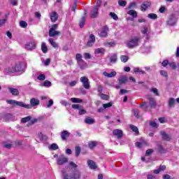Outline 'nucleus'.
<instances>
[{
  "instance_id": "nucleus-38",
  "label": "nucleus",
  "mask_w": 179,
  "mask_h": 179,
  "mask_svg": "<svg viewBox=\"0 0 179 179\" xmlns=\"http://www.w3.org/2000/svg\"><path fill=\"white\" fill-rule=\"evenodd\" d=\"M86 22V17H83L80 20V27H83V26H85V23Z\"/></svg>"
},
{
  "instance_id": "nucleus-29",
  "label": "nucleus",
  "mask_w": 179,
  "mask_h": 179,
  "mask_svg": "<svg viewBox=\"0 0 179 179\" xmlns=\"http://www.w3.org/2000/svg\"><path fill=\"white\" fill-rule=\"evenodd\" d=\"M176 106V99L174 98H170L169 100V106L174 107Z\"/></svg>"
},
{
  "instance_id": "nucleus-18",
  "label": "nucleus",
  "mask_w": 179,
  "mask_h": 179,
  "mask_svg": "<svg viewBox=\"0 0 179 179\" xmlns=\"http://www.w3.org/2000/svg\"><path fill=\"white\" fill-rule=\"evenodd\" d=\"M113 134L115 135V136H117L118 139H120V138H122V131L120 129L113 130Z\"/></svg>"
},
{
  "instance_id": "nucleus-64",
  "label": "nucleus",
  "mask_w": 179,
  "mask_h": 179,
  "mask_svg": "<svg viewBox=\"0 0 179 179\" xmlns=\"http://www.w3.org/2000/svg\"><path fill=\"white\" fill-rule=\"evenodd\" d=\"M147 178L148 179H156V177L155 176H153V175H148L147 176Z\"/></svg>"
},
{
  "instance_id": "nucleus-33",
  "label": "nucleus",
  "mask_w": 179,
  "mask_h": 179,
  "mask_svg": "<svg viewBox=\"0 0 179 179\" xmlns=\"http://www.w3.org/2000/svg\"><path fill=\"white\" fill-rule=\"evenodd\" d=\"M128 59H129V57H128V56L127 55H121L120 56V60L122 62H128Z\"/></svg>"
},
{
  "instance_id": "nucleus-41",
  "label": "nucleus",
  "mask_w": 179,
  "mask_h": 179,
  "mask_svg": "<svg viewBox=\"0 0 179 179\" xmlns=\"http://www.w3.org/2000/svg\"><path fill=\"white\" fill-rule=\"evenodd\" d=\"M130 128L136 134H139V130L138 129V127H136V126H134L131 124V125H130Z\"/></svg>"
},
{
  "instance_id": "nucleus-55",
  "label": "nucleus",
  "mask_w": 179,
  "mask_h": 179,
  "mask_svg": "<svg viewBox=\"0 0 179 179\" xmlns=\"http://www.w3.org/2000/svg\"><path fill=\"white\" fill-rule=\"evenodd\" d=\"M133 113H134L135 117H136V118H139V110L138 109H134L133 110Z\"/></svg>"
},
{
  "instance_id": "nucleus-44",
  "label": "nucleus",
  "mask_w": 179,
  "mask_h": 179,
  "mask_svg": "<svg viewBox=\"0 0 179 179\" xmlns=\"http://www.w3.org/2000/svg\"><path fill=\"white\" fill-rule=\"evenodd\" d=\"M20 27H22V29H25V27H27V22L24 21H20Z\"/></svg>"
},
{
  "instance_id": "nucleus-57",
  "label": "nucleus",
  "mask_w": 179,
  "mask_h": 179,
  "mask_svg": "<svg viewBox=\"0 0 179 179\" xmlns=\"http://www.w3.org/2000/svg\"><path fill=\"white\" fill-rule=\"evenodd\" d=\"M153 153V150L152 149H148L145 152V156H149Z\"/></svg>"
},
{
  "instance_id": "nucleus-26",
  "label": "nucleus",
  "mask_w": 179,
  "mask_h": 179,
  "mask_svg": "<svg viewBox=\"0 0 179 179\" xmlns=\"http://www.w3.org/2000/svg\"><path fill=\"white\" fill-rule=\"evenodd\" d=\"M85 124H88L89 125H92V124H94L95 120H94V119H93L92 117H87L85 120Z\"/></svg>"
},
{
  "instance_id": "nucleus-46",
  "label": "nucleus",
  "mask_w": 179,
  "mask_h": 179,
  "mask_svg": "<svg viewBox=\"0 0 179 179\" xmlns=\"http://www.w3.org/2000/svg\"><path fill=\"white\" fill-rule=\"evenodd\" d=\"M118 3L120 5V6H127V1H123V0H119L118 1Z\"/></svg>"
},
{
  "instance_id": "nucleus-61",
  "label": "nucleus",
  "mask_w": 179,
  "mask_h": 179,
  "mask_svg": "<svg viewBox=\"0 0 179 179\" xmlns=\"http://www.w3.org/2000/svg\"><path fill=\"white\" fill-rule=\"evenodd\" d=\"M84 57L85 59H90V58H92V55L90 53H85Z\"/></svg>"
},
{
  "instance_id": "nucleus-62",
  "label": "nucleus",
  "mask_w": 179,
  "mask_h": 179,
  "mask_svg": "<svg viewBox=\"0 0 179 179\" xmlns=\"http://www.w3.org/2000/svg\"><path fill=\"white\" fill-rule=\"evenodd\" d=\"M52 104H54V101L52 99H50L48 102V104L47 105V108H50V107H52Z\"/></svg>"
},
{
  "instance_id": "nucleus-53",
  "label": "nucleus",
  "mask_w": 179,
  "mask_h": 179,
  "mask_svg": "<svg viewBox=\"0 0 179 179\" xmlns=\"http://www.w3.org/2000/svg\"><path fill=\"white\" fill-rule=\"evenodd\" d=\"M159 72H160V75H162V76H164V78H167V76H169V75L164 70H161Z\"/></svg>"
},
{
  "instance_id": "nucleus-50",
  "label": "nucleus",
  "mask_w": 179,
  "mask_h": 179,
  "mask_svg": "<svg viewBox=\"0 0 179 179\" xmlns=\"http://www.w3.org/2000/svg\"><path fill=\"white\" fill-rule=\"evenodd\" d=\"M80 155V147H76V156L78 157Z\"/></svg>"
},
{
  "instance_id": "nucleus-28",
  "label": "nucleus",
  "mask_w": 179,
  "mask_h": 179,
  "mask_svg": "<svg viewBox=\"0 0 179 179\" xmlns=\"http://www.w3.org/2000/svg\"><path fill=\"white\" fill-rule=\"evenodd\" d=\"M61 34V32L58 31L53 30L52 31V34H51V31H49V36L50 37H55V36H58Z\"/></svg>"
},
{
  "instance_id": "nucleus-49",
  "label": "nucleus",
  "mask_w": 179,
  "mask_h": 179,
  "mask_svg": "<svg viewBox=\"0 0 179 179\" xmlns=\"http://www.w3.org/2000/svg\"><path fill=\"white\" fill-rule=\"evenodd\" d=\"M69 166H70L71 169H76L78 167L76 164H75L73 162H70Z\"/></svg>"
},
{
  "instance_id": "nucleus-3",
  "label": "nucleus",
  "mask_w": 179,
  "mask_h": 179,
  "mask_svg": "<svg viewBox=\"0 0 179 179\" xmlns=\"http://www.w3.org/2000/svg\"><path fill=\"white\" fill-rule=\"evenodd\" d=\"M141 41V38L138 36H134L131 38L127 43V46L128 48H135L139 45Z\"/></svg>"
},
{
  "instance_id": "nucleus-37",
  "label": "nucleus",
  "mask_w": 179,
  "mask_h": 179,
  "mask_svg": "<svg viewBox=\"0 0 179 179\" xmlns=\"http://www.w3.org/2000/svg\"><path fill=\"white\" fill-rule=\"evenodd\" d=\"M30 120H31V116H27V117L22 118L21 120V122H22L23 124H26V122H29V121H30Z\"/></svg>"
},
{
  "instance_id": "nucleus-20",
  "label": "nucleus",
  "mask_w": 179,
  "mask_h": 179,
  "mask_svg": "<svg viewBox=\"0 0 179 179\" xmlns=\"http://www.w3.org/2000/svg\"><path fill=\"white\" fill-rule=\"evenodd\" d=\"M161 135H162V139L164 141H171V136L170 134H166V132H164V131H162Z\"/></svg>"
},
{
  "instance_id": "nucleus-17",
  "label": "nucleus",
  "mask_w": 179,
  "mask_h": 179,
  "mask_svg": "<svg viewBox=\"0 0 179 179\" xmlns=\"http://www.w3.org/2000/svg\"><path fill=\"white\" fill-rule=\"evenodd\" d=\"M103 76L105 78H114V76H117V72L116 71H112L110 73H107V71L103 72Z\"/></svg>"
},
{
  "instance_id": "nucleus-25",
  "label": "nucleus",
  "mask_w": 179,
  "mask_h": 179,
  "mask_svg": "<svg viewBox=\"0 0 179 179\" xmlns=\"http://www.w3.org/2000/svg\"><path fill=\"white\" fill-rule=\"evenodd\" d=\"M117 54H113L110 57V62H111V64H115V62H117Z\"/></svg>"
},
{
  "instance_id": "nucleus-34",
  "label": "nucleus",
  "mask_w": 179,
  "mask_h": 179,
  "mask_svg": "<svg viewBox=\"0 0 179 179\" xmlns=\"http://www.w3.org/2000/svg\"><path fill=\"white\" fill-rule=\"evenodd\" d=\"M49 43L54 48H57L58 47V44H57V43L54 41V39L52 38H49Z\"/></svg>"
},
{
  "instance_id": "nucleus-12",
  "label": "nucleus",
  "mask_w": 179,
  "mask_h": 179,
  "mask_svg": "<svg viewBox=\"0 0 179 179\" xmlns=\"http://www.w3.org/2000/svg\"><path fill=\"white\" fill-rule=\"evenodd\" d=\"M147 99L150 101L151 108L156 107V100H155L152 95H147Z\"/></svg>"
},
{
  "instance_id": "nucleus-24",
  "label": "nucleus",
  "mask_w": 179,
  "mask_h": 179,
  "mask_svg": "<svg viewBox=\"0 0 179 179\" xmlns=\"http://www.w3.org/2000/svg\"><path fill=\"white\" fill-rule=\"evenodd\" d=\"M8 90L11 93V94H13V96H18V94H19L18 89L9 87Z\"/></svg>"
},
{
  "instance_id": "nucleus-31",
  "label": "nucleus",
  "mask_w": 179,
  "mask_h": 179,
  "mask_svg": "<svg viewBox=\"0 0 179 179\" xmlns=\"http://www.w3.org/2000/svg\"><path fill=\"white\" fill-rule=\"evenodd\" d=\"M41 50L44 54H46V52L48 51V48H47V45H45V43H42Z\"/></svg>"
},
{
  "instance_id": "nucleus-32",
  "label": "nucleus",
  "mask_w": 179,
  "mask_h": 179,
  "mask_svg": "<svg viewBox=\"0 0 179 179\" xmlns=\"http://www.w3.org/2000/svg\"><path fill=\"white\" fill-rule=\"evenodd\" d=\"M13 146V145L12 144V143H10V142L3 143V148H6V149H10Z\"/></svg>"
},
{
  "instance_id": "nucleus-23",
  "label": "nucleus",
  "mask_w": 179,
  "mask_h": 179,
  "mask_svg": "<svg viewBox=\"0 0 179 179\" xmlns=\"http://www.w3.org/2000/svg\"><path fill=\"white\" fill-rule=\"evenodd\" d=\"M69 135L70 134L69 132H68V131L66 130L63 131L61 134L62 141H65L66 138H69Z\"/></svg>"
},
{
  "instance_id": "nucleus-19",
  "label": "nucleus",
  "mask_w": 179,
  "mask_h": 179,
  "mask_svg": "<svg viewBox=\"0 0 179 179\" xmlns=\"http://www.w3.org/2000/svg\"><path fill=\"white\" fill-rule=\"evenodd\" d=\"M176 23H177V19H176V17H171L168 21H167V24L169 26H174V24H176Z\"/></svg>"
},
{
  "instance_id": "nucleus-13",
  "label": "nucleus",
  "mask_w": 179,
  "mask_h": 179,
  "mask_svg": "<svg viewBox=\"0 0 179 179\" xmlns=\"http://www.w3.org/2000/svg\"><path fill=\"white\" fill-rule=\"evenodd\" d=\"M26 50L31 51L32 50H36V42H29L25 45Z\"/></svg>"
},
{
  "instance_id": "nucleus-60",
  "label": "nucleus",
  "mask_w": 179,
  "mask_h": 179,
  "mask_svg": "<svg viewBox=\"0 0 179 179\" xmlns=\"http://www.w3.org/2000/svg\"><path fill=\"white\" fill-rule=\"evenodd\" d=\"M86 113V110L80 108L78 111L80 115H83Z\"/></svg>"
},
{
  "instance_id": "nucleus-16",
  "label": "nucleus",
  "mask_w": 179,
  "mask_h": 179,
  "mask_svg": "<svg viewBox=\"0 0 179 179\" xmlns=\"http://www.w3.org/2000/svg\"><path fill=\"white\" fill-rule=\"evenodd\" d=\"M50 20L51 22H57L58 20V13L55 11H52L50 14Z\"/></svg>"
},
{
  "instance_id": "nucleus-52",
  "label": "nucleus",
  "mask_w": 179,
  "mask_h": 179,
  "mask_svg": "<svg viewBox=\"0 0 179 179\" xmlns=\"http://www.w3.org/2000/svg\"><path fill=\"white\" fill-rule=\"evenodd\" d=\"M43 86H45V87H50L51 86V82H50L48 80H45L43 83Z\"/></svg>"
},
{
  "instance_id": "nucleus-4",
  "label": "nucleus",
  "mask_w": 179,
  "mask_h": 179,
  "mask_svg": "<svg viewBox=\"0 0 179 179\" xmlns=\"http://www.w3.org/2000/svg\"><path fill=\"white\" fill-rule=\"evenodd\" d=\"M80 178V172L76 171L73 173L64 174V179H79Z\"/></svg>"
},
{
  "instance_id": "nucleus-8",
  "label": "nucleus",
  "mask_w": 179,
  "mask_h": 179,
  "mask_svg": "<svg viewBox=\"0 0 179 179\" xmlns=\"http://www.w3.org/2000/svg\"><path fill=\"white\" fill-rule=\"evenodd\" d=\"M90 16L92 19H95L97 16H99V8L97 7H94L90 13Z\"/></svg>"
},
{
  "instance_id": "nucleus-42",
  "label": "nucleus",
  "mask_w": 179,
  "mask_h": 179,
  "mask_svg": "<svg viewBox=\"0 0 179 179\" xmlns=\"http://www.w3.org/2000/svg\"><path fill=\"white\" fill-rule=\"evenodd\" d=\"M76 58L78 61V64H79V62H82V61H83V59H82V55L78 53L76 56Z\"/></svg>"
},
{
  "instance_id": "nucleus-11",
  "label": "nucleus",
  "mask_w": 179,
  "mask_h": 179,
  "mask_svg": "<svg viewBox=\"0 0 179 179\" xmlns=\"http://www.w3.org/2000/svg\"><path fill=\"white\" fill-rule=\"evenodd\" d=\"M136 148H145L149 146V143L146 140H141L140 142L136 143Z\"/></svg>"
},
{
  "instance_id": "nucleus-54",
  "label": "nucleus",
  "mask_w": 179,
  "mask_h": 179,
  "mask_svg": "<svg viewBox=\"0 0 179 179\" xmlns=\"http://www.w3.org/2000/svg\"><path fill=\"white\" fill-rule=\"evenodd\" d=\"M158 149H159L160 153H165L166 152V150H164V148H163L162 145H158Z\"/></svg>"
},
{
  "instance_id": "nucleus-43",
  "label": "nucleus",
  "mask_w": 179,
  "mask_h": 179,
  "mask_svg": "<svg viewBox=\"0 0 179 179\" xmlns=\"http://www.w3.org/2000/svg\"><path fill=\"white\" fill-rule=\"evenodd\" d=\"M96 145H97V143H96V141L90 142L89 143L90 149H93V148L96 147Z\"/></svg>"
},
{
  "instance_id": "nucleus-30",
  "label": "nucleus",
  "mask_w": 179,
  "mask_h": 179,
  "mask_svg": "<svg viewBox=\"0 0 179 179\" xmlns=\"http://www.w3.org/2000/svg\"><path fill=\"white\" fill-rule=\"evenodd\" d=\"M150 92H151V93H153L155 96H160V94L159 93V90H157V88L152 87L150 89Z\"/></svg>"
},
{
  "instance_id": "nucleus-21",
  "label": "nucleus",
  "mask_w": 179,
  "mask_h": 179,
  "mask_svg": "<svg viewBox=\"0 0 179 179\" xmlns=\"http://www.w3.org/2000/svg\"><path fill=\"white\" fill-rule=\"evenodd\" d=\"M128 80V77L127 76H122L118 78V82L120 85H124Z\"/></svg>"
},
{
  "instance_id": "nucleus-27",
  "label": "nucleus",
  "mask_w": 179,
  "mask_h": 179,
  "mask_svg": "<svg viewBox=\"0 0 179 179\" xmlns=\"http://www.w3.org/2000/svg\"><path fill=\"white\" fill-rule=\"evenodd\" d=\"M78 65H79L80 69H86V68H87V63H86L83 60L81 61V62H79Z\"/></svg>"
},
{
  "instance_id": "nucleus-39",
  "label": "nucleus",
  "mask_w": 179,
  "mask_h": 179,
  "mask_svg": "<svg viewBox=\"0 0 179 179\" xmlns=\"http://www.w3.org/2000/svg\"><path fill=\"white\" fill-rule=\"evenodd\" d=\"M71 101H72V103H83V100L80 99L78 98H71Z\"/></svg>"
},
{
  "instance_id": "nucleus-10",
  "label": "nucleus",
  "mask_w": 179,
  "mask_h": 179,
  "mask_svg": "<svg viewBox=\"0 0 179 179\" xmlns=\"http://www.w3.org/2000/svg\"><path fill=\"white\" fill-rule=\"evenodd\" d=\"M107 34H108V28L107 27H103L99 31V36H100V37H107Z\"/></svg>"
},
{
  "instance_id": "nucleus-2",
  "label": "nucleus",
  "mask_w": 179,
  "mask_h": 179,
  "mask_svg": "<svg viewBox=\"0 0 179 179\" xmlns=\"http://www.w3.org/2000/svg\"><path fill=\"white\" fill-rule=\"evenodd\" d=\"M24 69V64L22 62L17 63L15 66L11 67H7L5 69V73L8 75H12V73H19V72H23Z\"/></svg>"
},
{
  "instance_id": "nucleus-22",
  "label": "nucleus",
  "mask_w": 179,
  "mask_h": 179,
  "mask_svg": "<svg viewBox=\"0 0 179 179\" xmlns=\"http://www.w3.org/2000/svg\"><path fill=\"white\" fill-rule=\"evenodd\" d=\"M150 6V2L149 1H145L144 3H142L141 5V10L143 12L148 9Z\"/></svg>"
},
{
  "instance_id": "nucleus-63",
  "label": "nucleus",
  "mask_w": 179,
  "mask_h": 179,
  "mask_svg": "<svg viewBox=\"0 0 179 179\" xmlns=\"http://www.w3.org/2000/svg\"><path fill=\"white\" fill-rule=\"evenodd\" d=\"M141 33H143V34H148V27H144L143 29L141 30Z\"/></svg>"
},
{
  "instance_id": "nucleus-36",
  "label": "nucleus",
  "mask_w": 179,
  "mask_h": 179,
  "mask_svg": "<svg viewBox=\"0 0 179 179\" xmlns=\"http://www.w3.org/2000/svg\"><path fill=\"white\" fill-rule=\"evenodd\" d=\"M38 139L39 141H45V139H47V136L43 135V133H38Z\"/></svg>"
},
{
  "instance_id": "nucleus-14",
  "label": "nucleus",
  "mask_w": 179,
  "mask_h": 179,
  "mask_svg": "<svg viewBox=\"0 0 179 179\" xmlns=\"http://www.w3.org/2000/svg\"><path fill=\"white\" fill-rule=\"evenodd\" d=\"M105 53H106V49L103 48H99L94 50L95 55H104Z\"/></svg>"
},
{
  "instance_id": "nucleus-58",
  "label": "nucleus",
  "mask_w": 179,
  "mask_h": 179,
  "mask_svg": "<svg viewBox=\"0 0 179 179\" xmlns=\"http://www.w3.org/2000/svg\"><path fill=\"white\" fill-rule=\"evenodd\" d=\"M38 80H45V76L44 74H41L38 76Z\"/></svg>"
},
{
  "instance_id": "nucleus-51",
  "label": "nucleus",
  "mask_w": 179,
  "mask_h": 179,
  "mask_svg": "<svg viewBox=\"0 0 179 179\" xmlns=\"http://www.w3.org/2000/svg\"><path fill=\"white\" fill-rule=\"evenodd\" d=\"M50 149L52 150H57V149H58V145L55 144V143H52L50 146Z\"/></svg>"
},
{
  "instance_id": "nucleus-6",
  "label": "nucleus",
  "mask_w": 179,
  "mask_h": 179,
  "mask_svg": "<svg viewBox=\"0 0 179 179\" xmlns=\"http://www.w3.org/2000/svg\"><path fill=\"white\" fill-rule=\"evenodd\" d=\"M80 82L83 83V87L85 89H90V85H89V78L87 77H81Z\"/></svg>"
},
{
  "instance_id": "nucleus-5",
  "label": "nucleus",
  "mask_w": 179,
  "mask_h": 179,
  "mask_svg": "<svg viewBox=\"0 0 179 179\" xmlns=\"http://www.w3.org/2000/svg\"><path fill=\"white\" fill-rule=\"evenodd\" d=\"M96 43V36L93 34H90L87 42V47H93Z\"/></svg>"
},
{
  "instance_id": "nucleus-7",
  "label": "nucleus",
  "mask_w": 179,
  "mask_h": 179,
  "mask_svg": "<svg viewBox=\"0 0 179 179\" xmlns=\"http://www.w3.org/2000/svg\"><path fill=\"white\" fill-rule=\"evenodd\" d=\"M3 120L4 121H16V117L10 113H7L3 115Z\"/></svg>"
},
{
  "instance_id": "nucleus-47",
  "label": "nucleus",
  "mask_w": 179,
  "mask_h": 179,
  "mask_svg": "<svg viewBox=\"0 0 179 179\" xmlns=\"http://www.w3.org/2000/svg\"><path fill=\"white\" fill-rule=\"evenodd\" d=\"M148 17L149 19H157V15L154 14V13H150L148 14Z\"/></svg>"
},
{
  "instance_id": "nucleus-9",
  "label": "nucleus",
  "mask_w": 179,
  "mask_h": 179,
  "mask_svg": "<svg viewBox=\"0 0 179 179\" xmlns=\"http://www.w3.org/2000/svg\"><path fill=\"white\" fill-rule=\"evenodd\" d=\"M65 163H68V158L64 155H61L57 159V164L62 166Z\"/></svg>"
},
{
  "instance_id": "nucleus-40",
  "label": "nucleus",
  "mask_w": 179,
  "mask_h": 179,
  "mask_svg": "<svg viewBox=\"0 0 179 179\" xmlns=\"http://www.w3.org/2000/svg\"><path fill=\"white\" fill-rule=\"evenodd\" d=\"M109 16L113 19V20H117L118 16L115 13H110Z\"/></svg>"
},
{
  "instance_id": "nucleus-59",
  "label": "nucleus",
  "mask_w": 179,
  "mask_h": 179,
  "mask_svg": "<svg viewBox=\"0 0 179 179\" xmlns=\"http://www.w3.org/2000/svg\"><path fill=\"white\" fill-rule=\"evenodd\" d=\"M100 97L102 99V100H107L108 99V95L101 94Z\"/></svg>"
},
{
  "instance_id": "nucleus-45",
  "label": "nucleus",
  "mask_w": 179,
  "mask_h": 179,
  "mask_svg": "<svg viewBox=\"0 0 179 179\" xmlns=\"http://www.w3.org/2000/svg\"><path fill=\"white\" fill-rule=\"evenodd\" d=\"M58 29V24H55L52 25V27L50 29L49 31H50V34H52V31Z\"/></svg>"
},
{
  "instance_id": "nucleus-56",
  "label": "nucleus",
  "mask_w": 179,
  "mask_h": 179,
  "mask_svg": "<svg viewBox=\"0 0 179 179\" xmlns=\"http://www.w3.org/2000/svg\"><path fill=\"white\" fill-rule=\"evenodd\" d=\"M169 65L172 69H176V68H177V65H176V63L174 62L169 63Z\"/></svg>"
},
{
  "instance_id": "nucleus-15",
  "label": "nucleus",
  "mask_w": 179,
  "mask_h": 179,
  "mask_svg": "<svg viewBox=\"0 0 179 179\" xmlns=\"http://www.w3.org/2000/svg\"><path fill=\"white\" fill-rule=\"evenodd\" d=\"M87 164L90 169L92 170H95V169H97V164H96V162H94L93 160L89 159L87 161Z\"/></svg>"
},
{
  "instance_id": "nucleus-35",
  "label": "nucleus",
  "mask_w": 179,
  "mask_h": 179,
  "mask_svg": "<svg viewBox=\"0 0 179 179\" xmlns=\"http://www.w3.org/2000/svg\"><path fill=\"white\" fill-rule=\"evenodd\" d=\"M128 15H130V16H132L133 17H136L138 16V14L135 11V10H130L128 12Z\"/></svg>"
},
{
  "instance_id": "nucleus-48",
  "label": "nucleus",
  "mask_w": 179,
  "mask_h": 179,
  "mask_svg": "<svg viewBox=\"0 0 179 179\" xmlns=\"http://www.w3.org/2000/svg\"><path fill=\"white\" fill-rule=\"evenodd\" d=\"M113 106V103L109 102L108 103H103V108H110V107H111Z\"/></svg>"
},
{
  "instance_id": "nucleus-1",
  "label": "nucleus",
  "mask_w": 179,
  "mask_h": 179,
  "mask_svg": "<svg viewBox=\"0 0 179 179\" xmlns=\"http://www.w3.org/2000/svg\"><path fill=\"white\" fill-rule=\"evenodd\" d=\"M6 103L11 106H18L19 107H24V108H31V107H36L40 104V101L37 99L32 98L30 100V104H24L23 102L17 101L13 99L7 100Z\"/></svg>"
}]
</instances>
